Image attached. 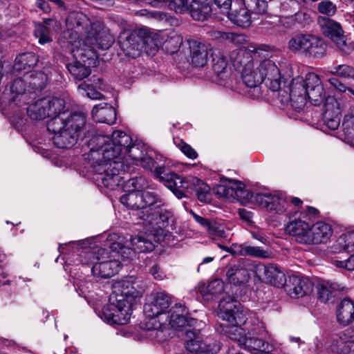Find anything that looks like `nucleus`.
Returning <instances> with one entry per match:
<instances>
[{"instance_id": "f257e3e1", "label": "nucleus", "mask_w": 354, "mask_h": 354, "mask_svg": "<svg viewBox=\"0 0 354 354\" xmlns=\"http://www.w3.org/2000/svg\"><path fill=\"white\" fill-rule=\"evenodd\" d=\"M88 146L90 151L86 158L93 165L96 180L111 190L123 187L129 160L147 169L155 168V152L142 143H133L131 137L122 131H115L111 136H95Z\"/></svg>"}, {"instance_id": "f03ea898", "label": "nucleus", "mask_w": 354, "mask_h": 354, "mask_svg": "<svg viewBox=\"0 0 354 354\" xmlns=\"http://www.w3.org/2000/svg\"><path fill=\"white\" fill-rule=\"evenodd\" d=\"M66 26L71 31L70 46L81 41L82 46L86 47L88 57L94 56L95 49L106 50L113 43V37L100 21L91 22L81 12H71L66 18Z\"/></svg>"}, {"instance_id": "7ed1b4c3", "label": "nucleus", "mask_w": 354, "mask_h": 354, "mask_svg": "<svg viewBox=\"0 0 354 354\" xmlns=\"http://www.w3.org/2000/svg\"><path fill=\"white\" fill-rule=\"evenodd\" d=\"M171 304V298L167 293L158 292L153 295L144 307L147 326H154L157 319L165 323L170 322L171 327L176 330L196 324V319L187 316V310L183 304H176L169 308Z\"/></svg>"}, {"instance_id": "20e7f679", "label": "nucleus", "mask_w": 354, "mask_h": 354, "mask_svg": "<svg viewBox=\"0 0 354 354\" xmlns=\"http://www.w3.org/2000/svg\"><path fill=\"white\" fill-rule=\"evenodd\" d=\"M122 239L118 237L108 249L100 248L97 252L82 251L79 254L82 264H93L91 272L94 276L109 278L118 273L121 260L131 259L133 251L122 245Z\"/></svg>"}, {"instance_id": "39448f33", "label": "nucleus", "mask_w": 354, "mask_h": 354, "mask_svg": "<svg viewBox=\"0 0 354 354\" xmlns=\"http://www.w3.org/2000/svg\"><path fill=\"white\" fill-rule=\"evenodd\" d=\"M286 95L281 98L283 103L290 102L294 109L300 111L305 106L307 99L315 106L320 105L327 97L319 76L308 73L305 77H297L291 80Z\"/></svg>"}, {"instance_id": "423d86ee", "label": "nucleus", "mask_w": 354, "mask_h": 354, "mask_svg": "<svg viewBox=\"0 0 354 354\" xmlns=\"http://www.w3.org/2000/svg\"><path fill=\"white\" fill-rule=\"evenodd\" d=\"M268 47L248 46L247 48H240L229 53V59L236 71L241 73L243 84L248 88H256L262 84L260 62L254 61V57L268 56Z\"/></svg>"}, {"instance_id": "0eeeda50", "label": "nucleus", "mask_w": 354, "mask_h": 354, "mask_svg": "<svg viewBox=\"0 0 354 354\" xmlns=\"http://www.w3.org/2000/svg\"><path fill=\"white\" fill-rule=\"evenodd\" d=\"M154 174L178 198L185 196L190 189L191 192H195L201 202L207 203L211 201L210 187L197 178L190 177L185 180L163 166L156 167Z\"/></svg>"}, {"instance_id": "6e6552de", "label": "nucleus", "mask_w": 354, "mask_h": 354, "mask_svg": "<svg viewBox=\"0 0 354 354\" xmlns=\"http://www.w3.org/2000/svg\"><path fill=\"white\" fill-rule=\"evenodd\" d=\"M218 315L225 323L220 324L217 330L243 347L249 335L239 326L243 322L240 304L230 297L223 298L219 302Z\"/></svg>"}, {"instance_id": "1a4fd4ad", "label": "nucleus", "mask_w": 354, "mask_h": 354, "mask_svg": "<svg viewBox=\"0 0 354 354\" xmlns=\"http://www.w3.org/2000/svg\"><path fill=\"white\" fill-rule=\"evenodd\" d=\"M286 230L297 242L306 245L325 243L333 234L329 224L322 221L310 224L301 217L290 221L286 225Z\"/></svg>"}, {"instance_id": "9d476101", "label": "nucleus", "mask_w": 354, "mask_h": 354, "mask_svg": "<svg viewBox=\"0 0 354 354\" xmlns=\"http://www.w3.org/2000/svg\"><path fill=\"white\" fill-rule=\"evenodd\" d=\"M288 48L293 53L313 58L322 57L326 53L323 41L311 34L295 35L289 39Z\"/></svg>"}, {"instance_id": "9b49d317", "label": "nucleus", "mask_w": 354, "mask_h": 354, "mask_svg": "<svg viewBox=\"0 0 354 354\" xmlns=\"http://www.w3.org/2000/svg\"><path fill=\"white\" fill-rule=\"evenodd\" d=\"M131 311L129 301H123L122 296L111 294L109 303L102 308L100 317L109 324L124 325L129 323Z\"/></svg>"}, {"instance_id": "f8f14e48", "label": "nucleus", "mask_w": 354, "mask_h": 354, "mask_svg": "<svg viewBox=\"0 0 354 354\" xmlns=\"http://www.w3.org/2000/svg\"><path fill=\"white\" fill-rule=\"evenodd\" d=\"M128 192V194L120 197V203L128 209L136 211L138 218L142 221L144 219L151 221L153 215L147 214V212L153 208L157 201V194L153 192Z\"/></svg>"}, {"instance_id": "ddd939ff", "label": "nucleus", "mask_w": 354, "mask_h": 354, "mask_svg": "<svg viewBox=\"0 0 354 354\" xmlns=\"http://www.w3.org/2000/svg\"><path fill=\"white\" fill-rule=\"evenodd\" d=\"M86 47H82L81 41H75L70 46L71 54L74 61L67 64L70 73L77 80H81L87 77L91 74V66L94 64L97 58V50H94V56L89 58L87 54Z\"/></svg>"}, {"instance_id": "4468645a", "label": "nucleus", "mask_w": 354, "mask_h": 354, "mask_svg": "<svg viewBox=\"0 0 354 354\" xmlns=\"http://www.w3.org/2000/svg\"><path fill=\"white\" fill-rule=\"evenodd\" d=\"M64 109L47 123V129L50 132H57L62 129L74 132L79 137L80 132L86 125V115L84 113L78 112L65 115Z\"/></svg>"}, {"instance_id": "2eb2a0df", "label": "nucleus", "mask_w": 354, "mask_h": 354, "mask_svg": "<svg viewBox=\"0 0 354 354\" xmlns=\"http://www.w3.org/2000/svg\"><path fill=\"white\" fill-rule=\"evenodd\" d=\"M65 108L64 100L57 97H46L37 100L27 108V113L32 120L54 118Z\"/></svg>"}, {"instance_id": "dca6fc26", "label": "nucleus", "mask_w": 354, "mask_h": 354, "mask_svg": "<svg viewBox=\"0 0 354 354\" xmlns=\"http://www.w3.org/2000/svg\"><path fill=\"white\" fill-rule=\"evenodd\" d=\"M147 214H152L151 220L144 219L142 224L151 226L152 228L167 229V231L176 229V218L171 211L168 209L164 202L157 194V201L153 208L147 212Z\"/></svg>"}, {"instance_id": "f3484780", "label": "nucleus", "mask_w": 354, "mask_h": 354, "mask_svg": "<svg viewBox=\"0 0 354 354\" xmlns=\"http://www.w3.org/2000/svg\"><path fill=\"white\" fill-rule=\"evenodd\" d=\"M260 62V71L262 76V83L264 82L266 85L273 91H278L279 95L283 98L286 93L280 90L282 82L286 83L288 78L284 75L281 74L275 63L270 60L265 59Z\"/></svg>"}, {"instance_id": "a211bd4d", "label": "nucleus", "mask_w": 354, "mask_h": 354, "mask_svg": "<svg viewBox=\"0 0 354 354\" xmlns=\"http://www.w3.org/2000/svg\"><path fill=\"white\" fill-rule=\"evenodd\" d=\"M255 203L269 212L286 216L290 214L288 201L278 192L256 194Z\"/></svg>"}, {"instance_id": "6ab92c4d", "label": "nucleus", "mask_w": 354, "mask_h": 354, "mask_svg": "<svg viewBox=\"0 0 354 354\" xmlns=\"http://www.w3.org/2000/svg\"><path fill=\"white\" fill-rule=\"evenodd\" d=\"M319 24L323 33L330 38L337 48L342 52L347 53L349 48L345 40L340 25L334 20L323 17L319 19Z\"/></svg>"}, {"instance_id": "aec40b11", "label": "nucleus", "mask_w": 354, "mask_h": 354, "mask_svg": "<svg viewBox=\"0 0 354 354\" xmlns=\"http://www.w3.org/2000/svg\"><path fill=\"white\" fill-rule=\"evenodd\" d=\"M113 288L114 290L111 294H115L116 296H122L123 301H129L131 307H132L134 301L140 298L142 293V288L133 276L128 277L115 283Z\"/></svg>"}, {"instance_id": "412c9836", "label": "nucleus", "mask_w": 354, "mask_h": 354, "mask_svg": "<svg viewBox=\"0 0 354 354\" xmlns=\"http://www.w3.org/2000/svg\"><path fill=\"white\" fill-rule=\"evenodd\" d=\"M324 102L322 111L324 124L330 130H336L339 126L342 117L340 104L333 96H328Z\"/></svg>"}, {"instance_id": "4be33fe9", "label": "nucleus", "mask_w": 354, "mask_h": 354, "mask_svg": "<svg viewBox=\"0 0 354 354\" xmlns=\"http://www.w3.org/2000/svg\"><path fill=\"white\" fill-rule=\"evenodd\" d=\"M330 348L337 354H354V331L347 328L334 335Z\"/></svg>"}, {"instance_id": "5701e85b", "label": "nucleus", "mask_w": 354, "mask_h": 354, "mask_svg": "<svg viewBox=\"0 0 354 354\" xmlns=\"http://www.w3.org/2000/svg\"><path fill=\"white\" fill-rule=\"evenodd\" d=\"M142 31L123 33L120 36L121 48L127 56L135 58L142 53Z\"/></svg>"}, {"instance_id": "b1692460", "label": "nucleus", "mask_w": 354, "mask_h": 354, "mask_svg": "<svg viewBox=\"0 0 354 354\" xmlns=\"http://www.w3.org/2000/svg\"><path fill=\"white\" fill-rule=\"evenodd\" d=\"M190 57L193 64L196 66H205L213 55V48L207 43L200 42L196 40L189 41Z\"/></svg>"}, {"instance_id": "393cba45", "label": "nucleus", "mask_w": 354, "mask_h": 354, "mask_svg": "<svg viewBox=\"0 0 354 354\" xmlns=\"http://www.w3.org/2000/svg\"><path fill=\"white\" fill-rule=\"evenodd\" d=\"M186 348L196 354H212L213 349L203 342L202 337L196 330H187L185 333Z\"/></svg>"}, {"instance_id": "a878e982", "label": "nucleus", "mask_w": 354, "mask_h": 354, "mask_svg": "<svg viewBox=\"0 0 354 354\" xmlns=\"http://www.w3.org/2000/svg\"><path fill=\"white\" fill-rule=\"evenodd\" d=\"M154 326L152 327L147 326V320H146L142 326V328L147 330V336L151 340L156 342H163L169 337V329L171 327L170 322H160L156 320Z\"/></svg>"}, {"instance_id": "bb28decb", "label": "nucleus", "mask_w": 354, "mask_h": 354, "mask_svg": "<svg viewBox=\"0 0 354 354\" xmlns=\"http://www.w3.org/2000/svg\"><path fill=\"white\" fill-rule=\"evenodd\" d=\"M246 264L245 261H241L228 268L226 277L230 283L241 285L248 281L250 274Z\"/></svg>"}, {"instance_id": "cd10ccee", "label": "nucleus", "mask_w": 354, "mask_h": 354, "mask_svg": "<svg viewBox=\"0 0 354 354\" xmlns=\"http://www.w3.org/2000/svg\"><path fill=\"white\" fill-rule=\"evenodd\" d=\"M212 0H188L187 11L197 21H204L210 15Z\"/></svg>"}, {"instance_id": "c85d7f7f", "label": "nucleus", "mask_w": 354, "mask_h": 354, "mask_svg": "<svg viewBox=\"0 0 354 354\" xmlns=\"http://www.w3.org/2000/svg\"><path fill=\"white\" fill-rule=\"evenodd\" d=\"M336 317L338 323L348 326L354 321V301L350 298H344L337 306Z\"/></svg>"}, {"instance_id": "c756f323", "label": "nucleus", "mask_w": 354, "mask_h": 354, "mask_svg": "<svg viewBox=\"0 0 354 354\" xmlns=\"http://www.w3.org/2000/svg\"><path fill=\"white\" fill-rule=\"evenodd\" d=\"M191 214L194 221L203 226L210 235L221 238H225L227 236L225 226L221 222L214 219H208L202 217L193 211H191Z\"/></svg>"}, {"instance_id": "7c9ffc66", "label": "nucleus", "mask_w": 354, "mask_h": 354, "mask_svg": "<svg viewBox=\"0 0 354 354\" xmlns=\"http://www.w3.org/2000/svg\"><path fill=\"white\" fill-rule=\"evenodd\" d=\"M92 116L97 122L109 124H113L116 120V112L114 108L108 103H100L92 109Z\"/></svg>"}, {"instance_id": "2f4dec72", "label": "nucleus", "mask_w": 354, "mask_h": 354, "mask_svg": "<svg viewBox=\"0 0 354 354\" xmlns=\"http://www.w3.org/2000/svg\"><path fill=\"white\" fill-rule=\"evenodd\" d=\"M292 288H290L289 294L291 296L302 297L305 295H309L313 290L312 281L306 277H293L291 279Z\"/></svg>"}, {"instance_id": "473e14b6", "label": "nucleus", "mask_w": 354, "mask_h": 354, "mask_svg": "<svg viewBox=\"0 0 354 354\" xmlns=\"http://www.w3.org/2000/svg\"><path fill=\"white\" fill-rule=\"evenodd\" d=\"M265 279L274 286L283 287L286 282L285 274L277 266L270 264L264 268Z\"/></svg>"}, {"instance_id": "72a5a7b5", "label": "nucleus", "mask_w": 354, "mask_h": 354, "mask_svg": "<svg viewBox=\"0 0 354 354\" xmlns=\"http://www.w3.org/2000/svg\"><path fill=\"white\" fill-rule=\"evenodd\" d=\"M54 136L53 140L54 145L61 149L72 147L77 141L78 137L75 133L62 129L60 131L52 132Z\"/></svg>"}, {"instance_id": "f704fd0d", "label": "nucleus", "mask_w": 354, "mask_h": 354, "mask_svg": "<svg viewBox=\"0 0 354 354\" xmlns=\"http://www.w3.org/2000/svg\"><path fill=\"white\" fill-rule=\"evenodd\" d=\"M238 183L239 180L230 179L227 184L218 185L214 189L215 193L219 197L234 201L237 198Z\"/></svg>"}, {"instance_id": "c9c22d12", "label": "nucleus", "mask_w": 354, "mask_h": 354, "mask_svg": "<svg viewBox=\"0 0 354 354\" xmlns=\"http://www.w3.org/2000/svg\"><path fill=\"white\" fill-rule=\"evenodd\" d=\"M227 17L233 24L240 27L245 28L251 24L250 12L245 7L231 10Z\"/></svg>"}, {"instance_id": "e433bc0d", "label": "nucleus", "mask_w": 354, "mask_h": 354, "mask_svg": "<svg viewBox=\"0 0 354 354\" xmlns=\"http://www.w3.org/2000/svg\"><path fill=\"white\" fill-rule=\"evenodd\" d=\"M123 246L129 247L133 252V256L136 250L139 252H147L152 251L154 248L153 244L151 241L147 240V239L142 236H136L133 237L130 239V243L127 245H124L122 243Z\"/></svg>"}, {"instance_id": "4c0bfd02", "label": "nucleus", "mask_w": 354, "mask_h": 354, "mask_svg": "<svg viewBox=\"0 0 354 354\" xmlns=\"http://www.w3.org/2000/svg\"><path fill=\"white\" fill-rule=\"evenodd\" d=\"M37 62L38 57L35 53H25L17 57L14 67L17 71L26 70L35 66Z\"/></svg>"}, {"instance_id": "58836bf2", "label": "nucleus", "mask_w": 354, "mask_h": 354, "mask_svg": "<svg viewBox=\"0 0 354 354\" xmlns=\"http://www.w3.org/2000/svg\"><path fill=\"white\" fill-rule=\"evenodd\" d=\"M339 289V285L330 281H321L317 286L319 298L322 302H327L333 297L335 290Z\"/></svg>"}, {"instance_id": "ea45409f", "label": "nucleus", "mask_w": 354, "mask_h": 354, "mask_svg": "<svg viewBox=\"0 0 354 354\" xmlns=\"http://www.w3.org/2000/svg\"><path fill=\"white\" fill-rule=\"evenodd\" d=\"M335 248L340 251L351 252L354 251V230L342 234L337 240Z\"/></svg>"}, {"instance_id": "a19ab883", "label": "nucleus", "mask_w": 354, "mask_h": 354, "mask_svg": "<svg viewBox=\"0 0 354 354\" xmlns=\"http://www.w3.org/2000/svg\"><path fill=\"white\" fill-rule=\"evenodd\" d=\"M248 335L249 336L245 342V344L243 346V348L254 351H272V345L268 344L262 339L257 337L258 336H251L250 333H248Z\"/></svg>"}, {"instance_id": "79ce46f5", "label": "nucleus", "mask_w": 354, "mask_h": 354, "mask_svg": "<svg viewBox=\"0 0 354 354\" xmlns=\"http://www.w3.org/2000/svg\"><path fill=\"white\" fill-rule=\"evenodd\" d=\"M213 69L214 73L221 79H225L230 74V68L227 62V57L222 55L216 56L214 59Z\"/></svg>"}, {"instance_id": "37998d69", "label": "nucleus", "mask_w": 354, "mask_h": 354, "mask_svg": "<svg viewBox=\"0 0 354 354\" xmlns=\"http://www.w3.org/2000/svg\"><path fill=\"white\" fill-rule=\"evenodd\" d=\"M148 187L147 179L143 176H139L124 181L123 189L126 191L142 192V191Z\"/></svg>"}, {"instance_id": "c03bdc74", "label": "nucleus", "mask_w": 354, "mask_h": 354, "mask_svg": "<svg viewBox=\"0 0 354 354\" xmlns=\"http://www.w3.org/2000/svg\"><path fill=\"white\" fill-rule=\"evenodd\" d=\"M243 2L250 13L261 15L267 10V0H243Z\"/></svg>"}, {"instance_id": "a18cd8bd", "label": "nucleus", "mask_w": 354, "mask_h": 354, "mask_svg": "<svg viewBox=\"0 0 354 354\" xmlns=\"http://www.w3.org/2000/svg\"><path fill=\"white\" fill-rule=\"evenodd\" d=\"M30 80V84L32 85L34 89L41 90L46 86L47 76L41 71H34L29 75H26V79Z\"/></svg>"}, {"instance_id": "49530a36", "label": "nucleus", "mask_w": 354, "mask_h": 354, "mask_svg": "<svg viewBox=\"0 0 354 354\" xmlns=\"http://www.w3.org/2000/svg\"><path fill=\"white\" fill-rule=\"evenodd\" d=\"M142 53L148 55H154L158 51V45L153 37L142 35Z\"/></svg>"}, {"instance_id": "de8ad7c7", "label": "nucleus", "mask_w": 354, "mask_h": 354, "mask_svg": "<svg viewBox=\"0 0 354 354\" xmlns=\"http://www.w3.org/2000/svg\"><path fill=\"white\" fill-rule=\"evenodd\" d=\"M236 192L237 198L236 200L241 203L255 202V195H254L250 190L247 189L241 181H239Z\"/></svg>"}, {"instance_id": "09e8293b", "label": "nucleus", "mask_w": 354, "mask_h": 354, "mask_svg": "<svg viewBox=\"0 0 354 354\" xmlns=\"http://www.w3.org/2000/svg\"><path fill=\"white\" fill-rule=\"evenodd\" d=\"M302 204L303 202L300 198L297 197H291L290 201H288V205H290L289 208V212L290 214L287 216L290 218L292 216H295L296 214H299V215L297 218L301 217V219L304 220L307 213L301 212L299 210L302 206Z\"/></svg>"}, {"instance_id": "8fccbe9b", "label": "nucleus", "mask_w": 354, "mask_h": 354, "mask_svg": "<svg viewBox=\"0 0 354 354\" xmlns=\"http://www.w3.org/2000/svg\"><path fill=\"white\" fill-rule=\"evenodd\" d=\"M35 35L39 39V42L41 44L48 43L52 40L49 28L40 24L35 26Z\"/></svg>"}, {"instance_id": "3c124183", "label": "nucleus", "mask_w": 354, "mask_h": 354, "mask_svg": "<svg viewBox=\"0 0 354 354\" xmlns=\"http://www.w3.org/2000/svg\"><path fill=\"white\" fill-rule=\"evenodd\" d=\"M248 333H250L251 336H261L263 338L270 337L269 333L266 330L264 324L257 318L254 319L253 327Z\"/></svg>"}, {"instance_id": "603ef678", "label": "nucleus", "mask_w": 354, "mask_h": 354, "mask_svg": "<svg viewBox=\"0 0 354 354\" xmlns=\"http://www.w3.org/2000/svg\"><path fill=\"white\" fill-rule=\"evenodd\" d=\"M286 19L290 20V26H293L295 24H306L309 22L310 16L306 12L301 10L292 15L290 18Z\"/></svg>"}, {"instance_id": "864d4df0", "label": "nucleus", "mask_w": 354, "mask_h": 354, "mask_svg": "<svg viewBox=\"0 0 354 354\" xmlns=\"http://www.w3.org/2000/svg\"><path fill=\"white\" fill-rule=\"evenodd\" d=\"M245 256H252L259 258H268L269 254L267 251L260 247L251 246L246 243Z\"/></svg>"}, {"instance_id": "5fc2aeb1", "label": "nucleus", "mask_w": 354, "mask_h": 354, "mask_svg": "<svg viewBox=\"0 0 354 354\" xmlns=\"http://www.w3.org/2000/svg\"><path fill=\"white\" fill-rule=\"evenodd\" d=\"M167 3L169 8L176 12L187 11L188 0H169Z\"/></svg>"}, {"instance_id": "6e6d98bb", "label": "nucleus", "mask_w": 354, "mask_h": 354, "mask_svg": "<svg viewBox=\"0 0 354 354\" xmlns=\"http://www.w3.org/2000/svg\"><path fill=\"white\" fill-rule=\"evenodd\" d=\"M207 290L212 295L220 294L224 290V283L221 279H215L207 285Z\"/></svg>"}, {"instance_id": "4d7b16f0", "label": "nucleus", "mask_w": 354, "mask_h": 354, "mask_svg": "<svg viewBox=\"0 0 354 354\" xmlns=\"http://www.w3.org/2000/svg\"><path fill=\"white\" fill-rule=\"evenodd\" d=\"M246 243L233 244L231 247L220 245V248L233 255L245 256Z\"/></svg>"}, {"instance_id": "13d9d810", "label": "nucleus", "mask_w": 354, "mask_h": 354, "mask_svg": "<svg viewBox=\"0 0 354 354\" xmlns=\"http://www.w3.org/2000/svg\"><path fill=\"white\" fill-rule=\"evenodd\" d=\"M247 36L244 34L230 32L227 41L236 46H242L247 42Z\"/></svg>"}, {"instance_id": "bf43d9fd", "label": "nucleus", "mask_w": 354, "mask_h": 354, "mask_svg": "<svg viewBox=\"0 0 354 354\" xmlns=\"http://www.w3.org/2000/svg\"><path fill=\"white\" fill-rule=\"evenodd\" d=\"M178 147L187 158L190 159H196L197 158V152L185 142L180 140L178 144Z\"/></svg>"}, {"instance_id": "052dcab7", "label": "nucleus", "mask_w": 354, "mask_h": 354, "mask_svg": "<svg viewBox=\"0 0 354 354\" xmlns=\"http://www.w3.org/2000/svg\"><path fill=\"white\" fill-rule=\"evenodd\" d=\"M318 10L321 13L330 15L335 12L336 6L330 1H322L318 5Z\"/></svg>"}, {"instance_id": "680f3d73", "label": "nucleus", "mask_w": 354, "mask_h": 354, "mask_svg": "<svg viewBox=\"0 0 354 354\" xmlns=\"http://www.w3.org/2000/svg\"><path fill=\"white\" fill-rule=\"evenodd\" d=\"M210 37L220 42H227L230 32H225L220 30H212L209 32Z\"/></svg>"}, {"instance_id": "e2e57ef3", "label": "nucleus", "mask_w": 354, "mask_h": 354, "mask_svg": "<svg viewBox=\"0 0 354 354\" xmlns=\"http://www.w3.org/2000/svg\"><path fill=\"white\" fill-rule=\"evenodd\" d=\"M338 76L344 78L354 77V68L346 64L338 65Z\"/></svg>"}, {"instance_id": "0e129e2a", "label": "nucleus", "mask_w": 354, "mask_h": 354, "mask_svg": "<svg viewBox=\"0 0 354 354\" xmlns=\"http://www.w3.org/2000/svg\"><path fill=\"white\" fill-rule=\"evenodd\" d=\"M342 128L345 134L354 136V117H349L343 121Z\"/></svg>"}, {"instance_id": "69168bd1", "label": "nucleus", "mask_w": 354, "mask_h": 354, "mask_svg": "<svg viewBox=\"0 0 354 354\" xmlns=\"http://www.w3.org/2000/svg\"><path fill=\"white\" fill-rule=\"evenodd\" d=\"M10 90L13 93L23 94L26 91L24 80L19 78L15 80L10 86Z\"/></svg>"}, {"instance_id": "338daca9", "label": "nucleus", "mask_w": 354, "mask_h": 354, "mask_svg": "<svg viewBox=\"0 0 354 354\" xmlns=\"http://www.w3.org/2000/svg\"><path fill=\"white\" fill-rule=\"evenodd\" d=\"M334 264L339 268H344L348 270H354V254L351 255L346 261H335Z\"/></svg>"}, {"instance_id": "774afa93", "label": "nucleus", "mask_w": 354, "mask_h": 354, "mask_svg": "<svg viewBox=\"0 0 354 354\" xmlns=\"http://www.w3.org/2000/svg\"><path fill=\"white\" fill-rule=\"evenodd\" d=\"M149 272L155 279L163 280L166 278V274L157 264L153 265L149 270Z\"/></svg>"}]
</instances>
